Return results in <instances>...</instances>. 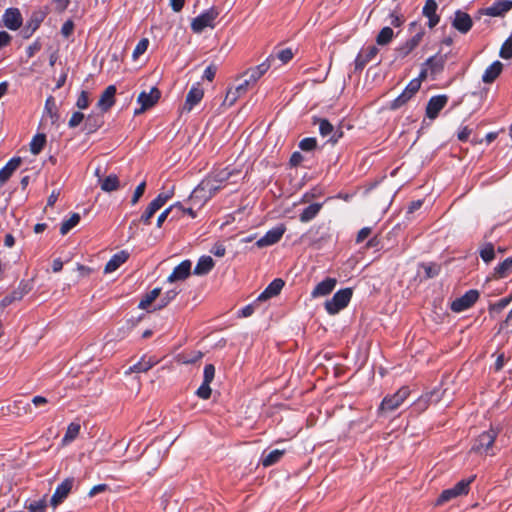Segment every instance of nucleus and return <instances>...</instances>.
Listing matches in <instances>:
<instances>
[{
  "label": "nucleus",
  "mask_w": 512,
  "mask_h": 512,
  "mask_svg": "<svg viewBox=\"0 0 512 512\" xmlns=\"http://www.w3.org/2000/svg\"><path fill=\"white\" fill-rule=\"evenodd\" d=\"M160 98V91L156 87H152L149 92L142 91L137 98L140 108L134 110L135 115H139L147 109L153 107Z\"/></svg>",
  "instance_id": "nucleus-10"
},
{
  "label": "nucleus",
  "mask_w": 512,
  "mask_h": 512,
  "mask_svg": "<svg viewBox=\"0 0 512 512\" xmlns=\"http://www.w3.org/2000/svg\"><path fill=\"white\" fill-rule=\"evenodd\" d=\"M215 376V367L212 364H206L203 371V382L210 384Z\"/></svg>",
  "instance_id": "nucleus-55"
},
{
  "label": "nucleus",
  "mask_w": 512,
  "mask_h": 512,
  "mask_svg": "<svg viewBox=\"0 0 512 512\" xmlns=\"http://www.w3.org/2000/svg\"><path fill=\"white\" fill-rule=\"evenodd\" d=\"M176 208H181V203L177 202L173 205H170L168 208H166L164 211H162L156 221V226L158 228L162 227L164 221L167 219L169 214Z\"/></svg>",
  "instance_id": "nucleus-47"
},
{
  "label": "nucleus",
  "mask_w": 512,
  "mask_h": 512,
  "mask_svg": "<svg viewBox=\"0 0 512 512\" xmlns=\"http://www.w3.org/2000/svg\"><path fill=\"white\" fill-rule=\"evenodd\" d=\"M211 392L210 384L202 382L200 387L196 390V395L203 400H207L210 398Z\"/></svg>",
  "instance_id": "nucleus-54"
},
{
  "label": "nucleus",
  "mask_w": 512,
  "mask_h": 512,
  "mask_svg": "<svg viewBox=\"0 0 512 512\" xmlns=\"http://www.w3.org/2000/svg\"><path fill=\"white\" fill-rule=\"evenodd\" d=\"M474 476L468 479H462L456 483L453 487L445 489L439 495L436 504L441 505L461 495H466L469 492V485L474 480Z\"/></svg>",
  "instance_id": "nucleus-4"
},
{
  "label": "nucleus",
  "mask_w": 512,
  "mask_h": 512,
  "mask_svg": "<svg viewBox=\"0 0 512 512\" xmlns=\"http://www.w3.org/2000/svg\"><path fill=\"white\" fill-rule=\"evenodd\" d=\"M23 24V18L18 8H7L2 17L0 26L5 27L11 31L18 30Z\"/></svg>",
  "instance_id": "nucleus-8"
},
{
  "label": "nucleus",
  "mask_w": 512,
  "mask_h": 512,
  "mask_svg": "<svg viewBox=\"0 0 512 512\" xmlns=\"http://www.w3.org/2000/svg\"><path fill=\"white\" fill-rule=\"evenodd\" d=\"M393 37L394 31L392 28L389 26L383 27L376 36V43L381 46L387 45L392 41Z\"/></svg>",
  "instance_id": "nucleus-35"
},
{
  "label": "nucleus",
  "mask_w": 512,
  "mask_h": 512,
  "mask_svg": "<svg viewBox=\"0 0 512 512\" xmlns=\"http://www.w3.org/2000/svg\"><path fill=\"white\" fill-rule=\"evenodd\" d=\"M444 394V390L438 386L435 387L433 390L430 391V398L432 403H438Z\"/></svg>",
  "instance_id": "nucleus-63"
},
{
  "label": "nucleus",
  "mask_w": 512,
  "mask_h": 512,
  "mask_svg": "<svg viewBox=\"0 0 512 512\" xmlns=\"http://www.w3.org/2000/svg\"><path fill=\"white\" fill-rule=\"evenodd\" d=\"M214 267V260L210 256H201L194 267V274L198 276L208 274Z\"/></svg>",
  "instance_id": "nucleus-30"
},
{
  "label": "nucleus",
  "mask_w": 512,
  "mask_h": 512,
  "mask_svg": "<svg viewBox=\"0 0 512 512\" xmlns=\"http://www.w3.org/2000/svg\"><path fill=\"white\" fill-rule=\"evenodd\" d=\"M116 87L109 85L101 94L97 106L102 112L108 111L115 103Z\"/></svg>",
  "instance_id": "nucleus-23"
},
{
  "label": "nucleus",
  "mask_w": 512,
  "mask_h": 512,
  "mask_svg": "<svg viewBox=\"0 0 512 512\" xmlns=\"http://www.w3.org/2000/svg\"><path fill=\"white\" fill-rule=\"evenodd\" d=\"M232 175V172H230L227 168L222 169L218 172H215L212 176L215 182L223 183L227 181Z\"/></svg>",
  "instance_id": "nucleus-56"
},
{
  "label": "nucleus",
  "mask_w": 512,
  "mask_h": 512,
  "mask_svg": "<svg viewBox=\"0 0 512 512\" xmlns=\"http://www.w3.org/2000/svg\"><path fill=\"white\" fill-rule=\"evenodd\" d=\"M173 193V188L166 192L159 193L157 197L154 198L146 207L145 211L140 217V222L145 225H149L153 215L165 205V203L173 196Z\"/></svg>",
  "instance_id": "nucleus-5"
},
{
  "label": "nucleus",
  "mask_w": 512,
  "mask_h": 512,
  "mask_svg": "<svg viewBox=\"0 0 512 512\" xmlns=\"http://www.w3.org/2000/svg\"><path fill=\"white\" fill-rule=\"evenodd\" d=\"M197 192V186L194 188V190L190 194V200L195 205L202 206L204 203H206L210 199V194L205 193V190H201L198 193Z\"/></svg>",
  "instance_id": "nucleus-41"
},
{
  "label": "nucleus",
  "mask_w": 512,
  "mask_h": 512,
  "mask_svg": "<svg viewBox=\"0 0 512 512\" xmlns=\"http://www.w3.org/2000/svg\"><path fill=\"white\" fill-rule=\"evenodd\" d=\"M80 432V424L72 422L68 425L66 433L62 439L63 444H68L74 441Z\"/></svg>",
  "instance_id": "nucleus-37"
},
{
  "label": "nucleus",
  "mask_w": 512,
  "mask_h": 512,
  "mask_svg": "<svg viewBox=\"0 0 512 512\" xmlns=\"http://www.w3.org/2000/svg\"><path fill=\"white\" fill-rule=\"evenodd\" d=\"M103 125V116L99 114H90L84 122L83 131L86 134H92Z\"/></svg>",
  "instance_id": "nucleus-29"
},
{
  "label": "nucleus",
  "mask_w": 512,
  "mask_h": 512,
  "mask_svg": "<svg viewBox=\"0 0 512 512\" xmlns=\"http://www.w3.org/2000/svg\"><path fill=\"white\" fill-rule=\"evenodd\" d=\"M76 106L79 109H86L89 106V98L88 93L86 91H81L76 101Z\"/></svg>",
  "instance_id": "nucleus-62"
},
{
  "label": "nucleus",
  "mask_w": 512,
  "mask_h": 512,
  "mask_svg": "<svg viewBox=\"0 0 512 512\" xmlns=\"http://www.w3.org/2000/svg\"><path fill=\"white\" fill-rule=\"evenodd\" d=\"M409 31L415 32V34L396 48L398 58L408 56L420 44L425 34L424 29L415 21L409 24Z\"/></svg>",
  "instance_id": "nucleus-1"
},
{
  "label": "nucleus",
  "mask_w": 512,
  "mask_h": 512,
  "mask_svg": "<svg viewBox=\"0 0 512 512\" xmlns=\"http://www.w3.org/2000/svg\"><path fill=\"white\" fill-rule=\"evenodd\" d=\"M129 258V253L125 250H121L115 253L104 267V273H112L116 271L122 264H124Z\"/></svg>",
  "instance_id": "nucleus-24"
},
{
  "label": "nucleus",
  "mask_w": 512,
  "mask_h": 512,
  "mask_svg": "<svg viewBox=\"0 0 512 512\" xmlns=\"http://www.w3.org/2000/svg\"><path fill=\"white\" fill-rule=\"evenodd\" d=\"M215 8H210L199 14L191 22V29L195 33H201L207 27H214V21L218 16Z\"/></svg>",
  "instance_id": "nucleus-6"
},
{
  "label": "nucleus",
  "mask_w": 512,
  "mask_h": 512,
  "mask_svg": "<svg viewBox=\"0 0 512 512\" xmlns=\"http://www.w3.org/2000/svg\"><path fill=\"white\" fill-rule=\"evenodd\" d=\"M447 102L448 97L446 95L432 96L426 106V116L432 120L435 119Z\"/></svg>",
  "instance_id": "nucleus-16"
},
{
  "label": "nucleus",
  "mask_w": 512,
  "mask_h": 512,
  "mask_svg": "<svg viewBox=\"0 0 512 512\" xmlns=\"http://www.w3.org/2000/svg\"><path fill=\"white\" fill-rule=\"evenodd\" d=\"M46 142L44 134H36L30 143V151L33 155H37L41 152Z\"/></svg>",
  "instance_id": "nucleus-39"
},
{
  "label": "nucleus",
  "mask_w": 512,
  "mask_h": 512,
  "mask_svg": "<svg viewBox=\"0 0 512 512\" xmlns=\"http://www.w3.org/2000/svg\"><path fill=\"white\" fill-rule=\"evenodd\" d=\"M274 62V55H269L265 61L261 64L257 65L254 68L249 69L246 74L248 75V79L253 84L256 82L269 70Z\"/></svg>",
  "instance_id": "nucleus-19"
},
{
  "label": "nucleus",
  "mask_w": 512,
  "mask_h": 512,
  "mask_svg": "<svg viewBox=\"0 0 512 512\" xmlns=\"http://www.w3.org/2000/svg\"><path fill=\"white\" fill-rule=\"evenodd\" d=\"M284 281L280 278L274 279L263 292L255 299V303L267 301L268 299L278 295L284 287Z\"/></svg>",
  "instance_id": "nucleus-20"
},
{
  "label": "nucleus",
  "mask_w": 512,
  "mask_h": 512,
  "mask_svg": "<svg viewBox=\"0 0 512 512\" xmlns=\"http://www.w3.org/2000/svg\"><path fill=\"white\" fill-rule=\"evenodd\" d=\"M148 45H149V41L147 38H143L141 39L136 47L134 48L133 50V53H132V56L134 59H137L140 55H142L143 53L146 52L147 48H148Z\"/></svg>",
  "instance_id": "nucleus-51"
},
{
  "label": "nucleus",
  "mask_w": 512,
  "mask_h": 512,
  "mask_svg": "<svg viewBox=\"0 0 512 512\" xmlns=\"http://www.w3.org/2000/svg\"><path fill=\"white\" fill-rule=\"evenodd\" d=\"M286 231V227L283 224H279L270 230H268L261 238L256 242L257 247L263 248L271 246L280 241Z\"/></svg>",
  "instance_id": "nucleus-13"
},
{
  "label": "nucleus",
  "mask_w": 512,
  "mask_h": 512,
  "mask_svg": "<svg viewBox=\"0 0 512 512\" xmlns=\"http://www.w3.org/2000/svg\"><path fill=\"white\" fill-rule=\"evenodd\" d=\"M445 61V56L436 54L434 56L429 57L425 61L424 65L428 67L432 75H437L443 71Z\"/></svg>",
  "instance_id": "nucleus-26"
},
{
  "label": "nucleus",
  "mask_w": 512,
  "mask_h": 512,
  "mask_svg": "<svg viewBox=\"0 0 512 512\" xmlns=\"http://www.w3.org/2000/svg\"><path fill=\"white\" fill-rule=\"evenodd\" d=\"M426 73H427V70L422 69V71L420 72L419 77L412 79L408 83V85L404 89L406 91V94H409L410 96H413L420 89L421 78H425L426 77Z\"/></svg>",
  "instance_id": "nucleus-38"
},
{
  "label": "nucleus",
  "mask_w": 512,
  "mask_h": 512,
  "mask_svg": "<svg viewBox=\"0 0 512 512\" xmlns=\"http://www.w3.org/2000/svg\"><path fill=\"white\" fill-rule=\"evenodd\" d=\"M46 507L47 502L45 498L32 501L26 506L28 512H45Z\"/></svg>",
  "instance_id": "nucleus-49"
},
{
  "label": "nucleus",
  "mask_w": 512,
  "mask_h": 512,
  "mask_svg": "<svg viewBox=\"0 0 512 512\" xmlns=\"http://www.w3.org/2000/svg\"><path fill=\"white\" fill-rule=\"evenodd\" d=\"M272 55H274V61L278 59L282 64H286L293 58V51L291 48H285Z\"/></svg>",
  "instance_id": "nucleus-45"
},
{
  "label": "nucleus",
  "mask_w": 512,
  "mask_h": 512,
  "mask_svg": "<svg viewBox=\"0 0 512 512\" xmlns=\"http://www.w3.org/2000/svg\"><path fill=\"white\" fill-rule=\"evenodd\" d=\"M337 281L335 278L327 277L319 282L311 292L313 298L329 295L335 288Z\"/></svg>",
  "instance_id": "nucleus-21"
},
{
  "label": "nucleus",
  "mask_w": 512,
  "mask_h": 512,
  "mask_svg": "<svg viewBox=\"0 0 512 512\" xmlns=\"http://www.w3.org/2000/svg\"><path fill=\"white\" fill-rule=\"evenodd\" d=\"M512 307L509 311L505 321L501 324L500 329L505 330L506 332H512Z\"/></svg>",
  "instance_id": "nucleus-64"
},
{
  "label": "nucleus",
  "mask_w": 512,
  "mask_h": 512,
  "mask_svg": "<svg viewBox=\"0 0 512 512\" xmlns=\"http://www.w3.org/2000/svg\"><path fill=\"white\" fill-rule=\"evenodd\" d=\"M512 8V0H497L491 6L481 9L480 14L501 17Z\"/></svg>",
  "instance_id": "nucleus-15"
},
{
  "label": "nucleus",
  "mask_w": 512,
  "mask_h": 512,
  "mask_svg": "<svg viewBox=\"0 0 512 512\" xmlns=\"http://www.w3.org/2000/svg\"><path fill=\"white\" fill-rule=\"evenodd\" d=\"M220 188H221V184L218 183V182H215L214 179L211 177V178L202 180L197 185V192L196 193H198L201 190H205V193H209L210 194V198H212V196L215 195V193L217 191H219Z\"/></svg>",
  "instance_id": "nucleus-33"
},
{
  "label": "nucleus",
  "mask_w": 512,
  "mask_h": 512,
  "mask_svg": "<svg viewBox=\"0 0 512 512\" xmlns=\"http://www.w3.org/2000/svg\"><path fill=\"white\" fill-rule=\"evenodd\" d=\"M45 17V12L41 10L33 11L30 18L27 20L26 24L24 25L20 32L21 36L24 39L30 38L33 35V33L40 27Z\"/></svg>",
  "instance_id": "nucleus-14"
},
{
  "label": "nucleus",
  "mask_w": 512,
  "mask_h": 512,
  "mask_svg": "<svg viewBox=\"0 0 512 512\" xmlns=\"http://www.w3.org/2000/svg\"><path fill=\"white\" fill-rule=\"evenodd\" d=\"M145 187H146V182L143 181L141 182L135 189L134 193H133V196H132V199H131V204L132 205H135L139 199L142 197V195L144 194V191H145Z\"/></svg>",
  "instance_id": "nucleus-59"
},
{
  "label": "nucleus",
  "mask_w": 512,
  "mask_h": 512,
  "mask_svg": "<svg viewBox=\"0 0 512 512\" xmlns=\"http://www.w3.org/2000/svg\"><path fill=\"white\" fill-rule=\"evenodd\" d=\"M27 293L26 285H23L22 283L13 290L10 294L6 295L1 301H0V307L5 308L12 304L15 301L21 300L24 295Z\"/></svg>",
  "instance_id": "nucleus-27"
},
{
  "label": "nucleus",
  "mask_w": 512,
  "mask_h": 512,
  "mask_svg": "<svg viewBox=\"0 0 512 512\" xmlns=\"http://www.w3.org/2000/svg\"><path fill=\"white\" fill-rule=\"evenodd\" d=\"M353 291L351 288L338 290L331 299L325 302V310L330 315H335L344 309L350 302Z\"/></svg>",
  "instance_id": "nucleus-3"
},
{
  "label": "nucleus",
  "mask_w": 512,
  "mask_h": 512,
  "mask_svg": "<svg viewBox=\"0 0 512 512\" xmlns=\"http://www.w3.org/2000/svg\"><path fill=\"white\" fill-rule=\"evenodd\" d=\"M322 208L321 203H312L306 208L303 209V211L299 215V220L303 223H307L311 220H313L318 213L320 212Z\"/></svg>",
  "instance_id": "nucleus-32"
},
{
  "label": "nucleus",
  "mask_w": 512,
  "mask_h": 512,
  "mask_svg": "<svg viewBox=\"0 0 512 512\" xmlns=\"http://www.w3.org/2000/svg\"><path fill=\"white\" fill-rule=\"evenodd\" d=\"M437 7L438 5L435 0H426L422 13L424 16L436 14Z\"/></svg>",
  "instance_id": "nucleus-58"
},
{
  "label": "nucleus",
  "mask_w": 512,
  "mask_h": 512,
  "mask_svg": "<svg viewBox=\"0 0 512 512\" xmlns=\"http://www.w3.org/2000/svg\"><path fill=\"white\" fill-rule=\"evenodd\" d=\"M74 485V478L68 477L64 479L60 484L57 485L51 499L50 504L56 508L61 504L69 495Z\"/></svg>",
  "instance_id": "nucleus-12"
},
{
  "label": "nucleus",
  "mask_w": 512,
  "mask_h": 512,
  "mask_svg": "<svg viewBox=\"0 0 512 512\" xmlns=\"http://www.w3.org/2000/svg\"><path fill=\"white\" fill-rule=\"evenodd\" d=\"M204 91L199 84L193 85L186 95L182 111L189 113L203 98Z\"/></svg>",
  "instance_id": "nucleus-18"
},
{
  "label": "nucleus",
  "mask_w": 512,
  "mask_h": 512,
  "mask_svg": "<svg viewBox=\"0 0 512 512\" xmlns=\"http://www.w3.org/2000/svg\"><path fill=\"white\" fill-rule=\"evenodd\" d=\"M512 268V258L508 257L503 262H501L497 267H495V274L499 278H503L507 275V273Z\"/></svg>",
  "instance_id": "nucleus-43"
},
{
  "label": "nucleus",
  "mask_w": 512,
  "mask_h": 512,
  "mask_svg": "<svg viewBox=\"0 0 512 512\" xmlns=\"http://www.w3.org/2000/svg\"><path fill=\"white\" fill-rule=\"evenodd\" d=\"M157 363L158 360L155 358L150 357L146 359L145 357H142L137 363L129 367L125 374L147 372Z\"/></svg>",
  "instance_id": "nucleus-25"
},
{
  "label": "nucleus",
  "mask_w": 512,
  "mask_h": 512,
  "mask_svg": "<svg viewBox=\"0 0 512 512\" xmlns=\"http://www.w3.org/2000/svg\"><path fill=\"white\" fill-rule=\"evenodd\" d=\"M497 435L498 432L493 428L484 431L475 440V443L472 446V450L477 453H487L488 450L493 446Z\"/></svg>",
  "instance_id": "nucleus-11"
},
{
  "label": "nucleus",
  "mask_w": 512,
  "mask_h": 512,
  "mask_svg": "<svg viewBox=\"0 0 512 512\" xmlns=\"http://www.w3.org/2000/svg\"><path fill=\"white\" fill-rule=\"evenodd\" d=\"M408 386H402L394 394L383 398L378 408L380 413H390L398 409L410 395Z\"/></svg>",
  "instance_id": "nucleus-2"
},
{
  "label": "nucleus",
  "mask_w": 512,
  "mask_h": 512,
  "mask_svg": "<svg viewBox=\"0 0 512 512\" xmlns=\"http://www.w3.org/2000/svg\"><path fill=\"white\" fill-rule=\"evenodd\" d=\"M512 297H505L490 305V311L500 312L505 309L511 302Z\"/></svg>",
  "instance_id": "nucleus-57"
},
{
  "label": "nucleus",
  "mask_w": 512,
  "mask_h": 512,
  "mask_svg": "<svg viewBox=\"0 0 512 512\" xmlns=\"http://www.w3.org/2000/svg\"><path fill=\"white\" fill-rule=\"evenodd\" d=\"M284 450L274 449L267 454L264 452L261 457V463L264 467H269L277 463L284 455Z\"/></svg>",
  "instance_id": "nucleus-34"
},
{
  "label": "nucleus",
  "mask_w": 512,
  "mask_h": 512,
  "mask_svg": "<svg viewBox=\"0 0 512 512\" xmlns=\"http://www.w3.org/2000/svg\"><path fill=\"white\" fill-rule=\"evenodd\" d=\"M177 295L178 291L176 289L166 291L155 309H162L167 306Z\"/></svg>",
  "instance_id": "nucleus-48"
},
{
  "label": "nucleus",
  "mask_w": 512,
  "mask_h": 512,
  "mask_svg": "<svg viewBox=\"0 0 512 512\" xmlns=\"http://www.w3.org/2000/svg\"><path fill=\"white\" fill-rule=\"evenodd\" d=\"M21 163L20 157L11 158L4 167L0 169V182H6L12 175V173L19 167Z\"/></svg>",
  "instance_id": "nucleus-31"
},
{
  "label": "nucleus",
  "mask_w": 512,
  "mask_h": 512,
  "mask_svg": "<svg viewBox=\"0 0 512 512\" xmlns=\"http://www.w3.org/2000/svg\"><path fill=\"white\" fill-rule=\"evenodd\" d=\"M314 124H318L319 133L322 137H328V142L335 144L343 136L341 129H335L334 126L325 118H314Z\"/></svg>",
  "instance_id": "nucleus-9"
},
{
  "label": "nucleus",
  "mask_w": 512,
  "mask_h": 512,
  "mask_svg": "<svg viewBox=\"0 0 512 512\" xmlns=\"http://www.w3.org/2000/svg\"><path fill=\"white\" fill-rule=\"evenodd\" d=\"M119 188V179L115 174L108 175L101 181V189L105 192H112Z\"/></svg>",
  "instance_id": "nucleus-36"
},
{
  "label": "nucleus",
  "mask_w": 512,
  "mask_h": 512,
  "mask_svg": "<svg viewBox=\"0 0 512 512\" xmlns=\"http://www.w3.org/2000/svg\"><path fill=\"white\" fill-rule=\"evenodd\" d=\"M84 120V114L82 112L76 111L72 114L69 119L68 126L70 128L77 127Z\"/></svg>",
  "instance_id": "nucleus-61"
},
{
  "label": "nucleus",
  "mask_w": 512,
  "mask_h": 512,
  "mask_svg": "<svg viewBox=\"0 0 512 512\" xmlns=\"http://www.w3.org/2000/svg\"><path fill=\"white\" fill-rule=\"evenodd\" d=\"M411 98H412V96H410L409 94H406V91L403 90V92L391 102L390 107H391V109H394V110L398 109L401 106H403Z\"/></svg>",
  "instance_id": "nucleus-50"
},
{
  "label": "nucleus",
  "mask_w": 512,
  "mask_h": 512,
  "mask_svg": "<svg viewBox=\"0 0 512 512\" xmlns=\"http://www.w3.org/2000/svg\"><path fill=\"white\" fill-rule=\"evenodd\" d=\"M499 55L503 59L512 58V37L509 36L502 44Z\"/></svg>",
  "instance_id": "nucleus-46"
},
{
  "label": "nucleus",
  "mask_w": 512,
  "mask_h": 512,
  "mask_svg": "<svg viewBox=\"0 0 512 512\" xmlns=\"http://www.w3.org/2000/svg\"><path fill=\"white\" fill-rule=\"evenodd\" d=\"M79 221L80 215L78 213H73L68 220L64 221L61 224L60 233L62 235L67 234L72 228H74L79 223Z\"/></svg>",
  "instance_id": "nucleus-42"
},
{
  "label": "nucleus",
  "mask_w": 512,
  "mask_h": 512,
  "mask_svg": "<svg viewBox=\"0 0 512 512\" xmlns=\"http://www.w3.org/2000/svg\"><path fill=\"white\" fill-rule=\"evenodd\" d=\"M480 257L486 263L491 262L495 257L494 246L492 243H487L480 250Z\"/></svg>",
  "instance_id": "nucleus-44"
},
{
  "label": "nucleus",
  "mask_w": 512,
  "mask_h": 512,
  "mask_svg": "<svg viewBox=\"0 0 512 512\" xmlns=\"http://www.w3.org/2000/svg\"><path fill=\"white\" fill-rule=\"evenodd\" d=\"M452 26L455 28L458 32L462 34H466L470 31V29L473 26V21L470 15L466 12H463L461 10H457L454 13V18L452 21Z\"/></svg>",
  "instance_id": "nucleus-17"
},
{
  "label": "nucleus",
  "mask_w": 512,
  "mask_h": 512,
  "mask_svg": "<svg viewBox=\"0 0 512 512\" xmlns=\"http://www.w3.org/2000/svg\"><path fill=\"white\" fill-rule=\"evenodd\" d=\"M479 298L478 290L471 289L465 292L461 297L456 298L451 303V310L456 313L463 312L474 305Z\"/></svg>",
  "instance_id": "nucleus-7"
},
{
  "label": "nucleus",
  "mask_w": 512,
  "mask_h": 512,
  "mask_svg": "<svg viewBox=\"0 0 512 512\" xmlns=\"http://www.w3.org/2000/svg\"><path fill=\"white\" fill-rule=\"evenodd\" d=\"M240 96L241 94L235 88H230L226 93L223 104L230 107L237 101Z\"/></svg>",
  "instance_id": "nucleus-53"
},
{
  "label": "nucleus",
  "mask_w": 512,
  "mask_h": 512,
  "mask_svg": "<svg viewBox=\"0 0 512 512\" xmlns=\"http://www.w3.org/2000/svg\"><path fill=\"white\" fill-rule=\"evenodd\" d=\"M160 292V288H154L153 290L148 292L139 302L138 308L147 309L152 304V302L160 295Z\"/></svg>",
  "instance_id": "nucleus-40"
},
{
  "label": "nucleus",
  "mask_w": 512,
  "mask_h": 512,
  "mask_svg": "<svg viewBox=\"0 0 512 512\" xmlns=\"http://www.w3.org/2000/svg\"><path fill=\"white\" fill-rule=\"evenodd\" d=\"M191 261L184 260L178 264L168 277V282L173 283L175 281L185 280L191 273Z\"/></svg>",
  "instance_id": "nucleus-22"
},
{
  "label": "nucleus",
  "mask_w": 512,
  "mask_h": 512,
  "mask_svg": "<svg viewBox=\"0 0 512 512\" xmlns=\"http://www.w3.org/2000/svg\"><path fill=\"white\" fill-rule=\"evenodd\" d=\"M317 145V140L314 137L303 138L299 142V148L303 151H312Z\"/></svg>",
  "instance_id": "nucleus-52"
},
{
  "label": "nucleus",
  "mask_w": 512,
  "mask_h": 512,
  "mask_svg": "<svg viewBox=\"0 0 512 512\" xmlns=\"http://www.w3.org/2000/svg\"><path fill=\"white\" fill-rule=\"evenodd\" d=\"M503 64L496 60L490 64L482 75V81L484 83H492L501 73Z\"/></svg>",
  "instance_id": "nucleus-28"
},
{
  "label": "nucleus",
  "mask_w": 512,
  "mask_h": 512,
  "mask_svg": "<svg viewBox=\"0 0 512 512\" xmlns=\"http://www.w3.org/2000/svg\"><path fill=\"white\" fill-rule=\"evenodd\" d=\"M258 304L259 303H255V301H254V302L244 306L242 309L239 310L238 315L240 317H249V316H251L254 313L256 307L258 306Z\"/></svg>",
  "instance_id": "nucleus-60"
}]
</instances>
